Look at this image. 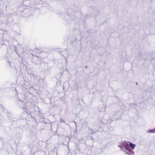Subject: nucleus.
Masks as SVG:
<instances>
[{"label": "nucleus", "instance_id": "obj_1", "mask_svg": "<svg viewBox=\"0 0 155 155\" xmlns=\"http://www.w3.org/2000/svg\"><path fill=\"white\" fill-rule=\"evenodd\" d=\"M124 147L126 150V152L128 154H130L131 153L133 154L134 153V152L129 147H131L132 149H134L136 147L135 144L130 142H128L124 144Z\"/></svg>", "mask_w": 155, "mask_h": 155}, {"label": "nucleus", "instance_id": "obj_2", "mask_svg": "<svg viewBox=\"0 0 155 155\" xmlns=\"http://www.w3.org/2000/svg\"><path fill=\"white\" fill-rule=\"evenodd\" d=\"M148 132H150L151 133H155V128L153 130H150L147 131Z\"/></svg>", "mask_w": 155, "mask_h": 155}]
</instances>
